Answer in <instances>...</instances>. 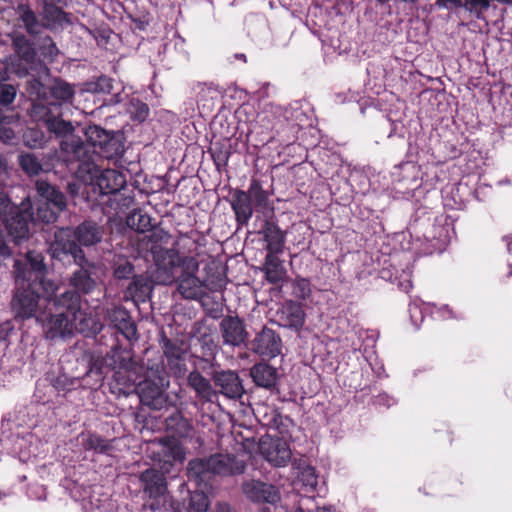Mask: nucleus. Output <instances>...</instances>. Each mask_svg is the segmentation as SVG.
Returning a JSON list of instances; mask_svg holds the SVG:
<instances>
[{
  "instance_id": "nucleus-1",
  "label": "nucleus",
  "mask_w": 512,
  "mask_h": 512,
  "mask_svg": "<svg viewBox=\"0 0 512 512\" xmlns=\"http://www.w3.org/2000/svg\"><path fill=\"white\" fill-rule=\"evenodd\" d=\"M47 253L54 263L65 267L72 264L77 266L69 276L68 283L75 292H78V295H87L95 290L96 266L86 257L83 248L71 239L67 230L60 232L56 235V239L49 243Z\"/></svg>"
},
{
  "instance_id": "nucleus-2",
  "label": "nucleus",
  "mask_w": 512,
  "mask_h": 512,
  "mask_svg": "<svg viewBox=\"0 0 512 512\" xmlns=\"http://www.w3.org/2000/svg\"><path fill=\"white\" fill-rule=\"evenodd\" d=\"M246 464L235 455L214 454L208 458H196L189 461L187 477L197 487H212L215 476H233L244 473Z\"/></svg>"
},
{
  "instance_id": "nucleus-3",
  "label": "nucleus",
  "mask_w": 512,
  "mask_h": 512,
  "mask_svg": "<svg viewBox=\"0 0 512 512\" xmlns=\"http://www.w3.org/2000/svg\"><path fill=\"white\" fill-rule=\"evenodd\" d=\"M15 290L11 299V310L16 320H28L39 316V302L50 296L56 289L55 281L24 282L15 280Z\"/></svg>"
},
{
  "instance_id": "nucleus-4",
  "label": "nucleus",
  "mask_w": 512,
  "mask_h": 512,
  "mask_svg": "<svg viewBox=\"0 0 512 512\" xmlns=\"http://www.w3.org/2000/svg\"><path fill=\"white\" fill-rule=\"evenodd\" d=\"M91 174V182L93 190H98L102 196H110L107 203L114 210H123L129 208L134 202L131 195H126L125 190L126 177L115 169L100 170L97 166H93Z\"/></svg>"
},
{
  "instance_id": "nucleus-5",
  "label": "nucleus",
  "mask_w": 512,
  "mask_h": 512,
  "mask_svg": "<svg viewBox=\"0 0 512 512\" xmlns=\"http://www.w3.org/2000/svg\"><path fill=\"white\" fill-rule=\"evenodd\" d=\"M81 385L80 379L68 376L62 369H50L42 381L36 384L35 401L43 405L55 402L54 396L64 397Z\"/></svg>"
},
{
  "instance_id": "nucleus-6",
  "label": "nucleus",
  "mask_w": 512,
  "mask_h": 512,
  "mask_svg": "<svg viewBox=\"0 0 512 512\" xmlns=\"http://www.w3.org/2000/svg\"><path fill=\"white\" fill-rule=\"evenodd\" d=\"M155 261V269L151 274V280L158 285H171L175 283L182 271L184 256H180L175 249H167L160 246L152 247Z\"/></svg>"
},
{
  "instance_id": "nucleus-7",
  "label": "nucleus",
  "mask_w": 512,
  "mask_h": 512,
  "mask_svg": "<svg viewBox=\"0 0 512 512\" xmlns=\"http://www.w3.org/2000/svg\"><path fill=\"white\" fill-rule=\"evenodd\" d=\"M11 42L16 54V59L12 62V71L18 77L28 75L36 69L46 71V63L38 57L34 43L26 35L14 32L11 35Z\"/></svg>"
},
{
  "instance_id": "nucleus-8",
  "label": "nucleus",
  "mask_w": 512,
  "mask_h": 512,
  "mask_svg": "<svg viewBox=\"0 0 512 512\" xmlns=\"http://www.w3.org/2000/svg\"><path fill=\"white\" fill-rule=\"evenodd\" d=\"M206 363L209 365V369L204 373L211 378L214 388H218L217 393L231 399L242 397L245 390L237 372L221 369L217 362L206 361Z\"/></svg>"
},
{
  "instance_id": "nucleus-9",
  "label": "nucleus",
  "mask_w": 512,
  "mask_h": 512,
  "mask_svg": "<svg viewBox=\"0 0 512 512\" xmlns=\"http://www.w3.org/2000/svg\"><path fill=\"white\" fill-rule=\"evenodd\" d=\"M76 317L65 312H41L37 316V323L42 326L43 334L48 340L67 339L74 333Z\"/></svg>"
},
{
  "instance_id": "nucleus-10",
  "label": "nucleus",
  "mask_w": 512,
  "mask_h": 512,
  "mask_svg": "<svg viewBox=\"0 0 512 512\" xmlns=\"http://www.w3.org/2000/svg\"><path fill=\"white\" fill-rule=\"evenodd\" d=\"M48 273V267L45 263V256L36 250H29L25 255V260H15L13 264V274L15 280L24 282L32 281H52L45 278Z\"/></svg>"
},
{
  "instance_id": "nucleus-11",
  "label": "nucleus",
  "mask_w": 512,
  "mask_h": 512,
  "mask_svg": "<svg viewBox=\"0 0 512 512\" xmlns=\"http://www.w3.org/2000/svg\"><path fill=\"white\" fill-rule=\"evenodd\" d=\"M199 270L198 261L191 256H184L182 271L176 279L177 290L185 298L197 300L203 295V284L196 276Z\"/></svg>"
},
{
  "instance_id": "nucleus-12",
  "label": "nucleus",
  "mask_w": 512,
  "mask_h": 512,
  "mask_svg": "<svg viewBox=\"0 0 512 512\" xmlns=\"http://www.w3.org/2000/svg\"><path fill=\"white\" fill-rule=\"evenodd\" d=\"M84 86L86 92L109 95L110 97L105 102L106 105H118L128 98L123 82L104 74L93 77L91 80L87 81Z\"/></svg>"
},
{
  "instance_id": "nucleus-13",
  "label": "nucleus",
  "mask_w": 512,
  "mask_h": 512,
  "mask_svg": "<svg viewBox=\"0 0 512 512\" xmlns=\"http://www.w3.org/2000/svg\"><path fill=\"white\" fill-rule=\"evenodd\" d=\"M259 452L264 459L275 467H284L291 461V448L285 439L277 435H265L259 441Z\"/></svg>"
},
{
  "instance_id": "nucleus-14",
  "label": "nucleus",
  "mask_w": 512,
  "mask_h": 512,
  "mask_svg": "<svg viewBox=\"0 0 512 512\" xmlns=\"http://www.w3.org/2000/svg\"><path fill=\"white\" fill-rule=\"evenodd\" d=\"M68 231L69 236L80 247H92L99 244L105 233L104 226L98 222L88 219L78 224L74 229L69 227L59 228L54 233V239L62 231Z\"/></svg>"
},
{
  "instance_id": "nucleus-15",
  "label": "nucleus",
  "mask_w": 512,
  "mask_h": 512,
  "mask_svg": "<svg viewBox=\"0 0 512 512\" xmlns=\"http://www.w3.org/2000/svg\"><path fill=\"white\" fill-rule=\"evenodd\" d=\"M140 402L144 406H148L154 410H161L168 405V396L164 391L163 379L158 378L157 381L151 379H145L139 382L135 388Z\"/></svg>"
},
{
  "instance_id": "nucleus-16",
  "label": "nucleus",
  "mask_w": 512,
  "mask_h": 512,
  "mask_svg": "<svg viewBox=\"0 0 512 512\" xmlns=\"http://www.w3.org/2000/svg\"><path fill=\"white\" fill-rule=\"evenodd\" d=\"M251 350L263 358H275L281 354L282 339L276 331L264 326L252 340Z\"/></svg>"
},
{
  "instance_id": "nucleus-17",
  "label": "nucleus",
  "mask_w": 512,
  "mask_h": 512,
  "mask_svg": "<svg viewBox=\"0 0 512 512\" xmlns=\"http://www.w3.org/2000/svg\"><path fill=\"white\" fill-rule=\"evenodd\" d=\"M219 330L224 345L233 347L245 344L249 338L244 320L238 315H226L219 323Z\"/></svg>"
},
{
  "instance_id": "nucleus-18",
  "label": "nucleus",
  "mask_w": 512,
  "mask_h": 512,
  "mask_svg": "<svg viewBox=\"0 0 512 512\" xmlns=\"http://www.w3.org/2000/svg\"><path fill=\"white\" fill-rule=\"evenodd\" d=\"M50 76L51 73L48 66H46V71L36 69L32 73L22 76L26 78L24 85L25 94L32 103L48 101Z\"/></svg>"
},
{
  "instance_id": "nucleus-19",
  "label": "nucleus",
  "mask_w": 512,
  "mask_h": 512,
  "mask_svg": "<svg viewBox=\"0 0 512 512\" xmlns=\"http://www.w3.org/2000/svg\"><path fill=\"white\" fill-rule=\"evenodd\" d=\"M4 222H6L9 236L15 244L19 245L30 237V224L34 222L33 213L18 207Z\"/></svg>"
},
{
  "instance_id": "nucleus-20",
  "label": "nucleus",
  "mask_w": 512,
  "mask_h": 512,
  "mask_svg": "<svg viewBox=\"0 0 512 512\" xmlns=\"http://www.w3.org/2000/svg\"><path fill=\"white\" fill-rule=\"evenodd\" d=\"M108 366H111L115 371L114 377L119 382L122 377V373H133L137 370V363L133 359L132 350L129 348H123L118 344L111 347V350L107 353Z\"/></svg>"
},
{
  "instance_id": "nucleus-21",
  "label": "nucleus",
  "mask_w": 512,
  "mask_h": 512,
  "mask_svg": "<svg viewBox=\"0 0 512 512\" xmlns=\"http://www.w3.org/2000/svg\"><path fill=\"white\" fill-rule=\"evenodd\" d=\"M161 347L170 371L176 377H182L187 372L186 350L177 342L166 336L161 340Z\"/></svg>"
},
{
  "instance_id": "nucleus-22",
  "label": "nucleus",
  "mask_w": 512,
  "mask_h": 512,
  "mask_svg": "<svg viewBox=\"0 0 512 512\" xmlns=\"http://www.w3.org/2000/svg\"><path fill=\"white\" fill-rule=\"evenodd\" d=\"M59 285L56 283V289L50 296H46V302L52 305L57 312H65L71 317H76L81 310V296L74 290H65L57 293Z\"/></svg>"
},
{
  "instance_id": "nucleus-23",
  "label": "nucleus",
  "mask_w": 512,
  "mask_h": 512,
  "mask_svg": "<svg viewBox=\"0 0 512 512\" xmlns=\"http://www.w3.org/2000/svg\"><path fill=\"white\" fill-rule=\"evenodd\" d=\"M61 151L68 155V161H78L80 163L79 168L82 166L87 168L88 173H91L93 166V155L86 143H84L79 137H72L70 140H62L60 143Z\"/></svg>"
},
{
  "instance_id": "nucleus-24",
  "label": "nucleus",
  "mask_w": 512,
  "mask_h": 512,
  "mask_svg": "<svg viewBox=\"0 0 512 512\" xmlns=\"http://www.w3.org/2000/svg\"><path fill=\"white\" fill-rule=\"evenodd\" d=\"M266 242V254H282L285 250L286 233L273 219H266L259 231Z\"/></svg>"
},
{
  "instance_id": "nucleus-25",
  "label": "nucleus",
  "mask_w": 512,
  "mask_h": 512,
  "mask_svg": "<svg viewBox=\"0 0 512 512\" xmlns=\"http://www.w3.org/2000/svg\"><path fill=\"white\" fill-rule=\"evenodd\" d=\"M110 324L129 342L138 340L137 325L124 307H114L107 313Z\"/></svg>"
},
{
  "instance_id": "nucleus-26",
  "label": "nucleus",
  "mask_w": 512,
  "mask_h": 512,
  "mask_svg": "<svg viewBox=\"0 0 512 512\" xmlns=\"http://www.w3.org/2000/svg\"><path fill=\"white\" fill-rule=\"evenodd\" d=\"M231 199L229 203L235 214L238 226H246L253 216V203L251 195L241 189H230Z\"/></svg>"
},
{
  "instance_id": "nucleus-27",
  "label": "nucleus",
  "mask_w": 512,
  "mask_h": 512,
  "mask_svg": "<svg viewBox=\"0 0 512 512\" xmlns=\"http://www.w3.org/2000/svg\"><path fill=\"white\" fill-rule=\"evenodd\" d=\"M277 316L280 326L298 331L305 323L306 314L299 302L286 300L278 310Z\"/></svg>"
},
{
  "instance_id": "nucleus-28",
  "label": "nucleus",
  "mask_w": 512,
  "mask_h": 512,
  "mask_svg": "<svg viewBox=\"0 0 512 512\" xmlns=\"http://www.w3.org/2000/svg\"><path fill=\"white\" fill-rule=\"evenodd\" d=\"M202 372L200 365L196 364L195 369L187 376V385L194 391L196 398L204 402H211L217 396V390H215L211 378H206Z\"/></svg>"
},
{
  "instance_id": "nucleus-29",
  "label": "nucleus",
  "mask_w": 512,
  "mask_h": 512,
  "mask_svg": "<svg viewBox=\"0 0 512 512\" xmlns=\"http://www.w3.org/2000/svg\"><path fill=\"white\" fill-rule=\"evenodd\" d=\"M165 409L164 423L167 433L171 437L178 439L188 437L193 428L190 420L184 417L182 412L176 407L169 408L167 406Z\"/></svg>"
},
{
  "instance_id": "nucleus-30",
  "label": "nucleus",
  "mask_w": 512,
  "mask_h": 512,
  "mask_svg": "<svg viewBox=\"0 0 512 512\" xmlns=\"http://www.w3.org/2000/svg\"><path fill=\"white\" fill-rule=\"evenodd\" d=\"M64 6L39 8L44 29L62 31L72 24V14L63 10Z\"/></svg>"
},
{
  "instance_id": "nucleus-31",
  "label": "nucleus",
  "mask_w": 512,
  "mask_h": 512,
  "mask_svg": "<svg viewBox=\"0 0 512 512\" xmlns=\"http://www.w3.org/2000/svg\"><path fill=\"white\" fill-rule=\"evenodd\" d=\"M141 487L147 496H159L167 492V480L165 474L155 468H149L140 474Z\"/></svg>"
},
{
  "instance_id": "nucleus-32",
  "label": "nucleus",
  "mask_w": 512,
  "mask_h": 512,
  "mask_svg": "<svg viewBox=\"0 0 512 512\" xmlns=\"http://www.w3.org/2000/svg\"><path fill=\"white\" fill-rule=\"evenodd\" d=\"M250 376L258 387H262L267 390H273L276 388L280 377L277 368L266 362L254 364L250 368Z\"/></svg>"
},
{
  "instance_id": "nucleus-33",
  "label": "nucleus",
  "mask_w": 512,
  "mask_h": 512,
  "mask_svg": "<svg viewBox=\"0 0 512 512\" xmlns=\"http://www.w3.org/2000/svg\"><path fill=\"white\" fill-rule=\"evenodd\" d=\"M35 190L41 198L38 203H48L56 206L58 210H66V197L56 186L46 180L39 179L35 182Z\"/></svg>"
},
{
  "instance_id": "nucleus-34",
  "label": "nucleus",
  "mask_w": 512,
  "mask_h": 512,
  "mask_svg": "<svg viewBox=\"0 0 512 512\" xmlns=\"http://www.w3.org/2000/svg\"><path fill=\"white\" fill-rule=\"evenodd\" d=\"M244 491L248 498L256 502L274 504L280 499L279 492L275 486L261 481H252L246 484Z\"/></svg>"
},
{
  "instance_id": "nucleus-35",
  "label": "nucleus",
  "mask_w": 512,
  "mask_h": 512,
  "mask_svg": "<svg viewBox=\"0 0 512 512\" xmlns=\"http://www.w3.org/2000/svg\"><path fill=\"white\" fill-rule=\"evenodd\" d=\"M18 21L28 35L36 37L44 30L42 19L28 4L17 6Z\"/></svg>"
},
{
  "instance_id": "nucleus-36",
  "label": "nucleus",
  "mask_w": 512,
  "mask_h": 512,
  "mask_svg": "<svg viewBox=\"0 0 512 512\" xmlns=\"http://www.w3.org/2000/svg\"><path fill=\"white\" fill-rule=\"evenodd\" d=\"M152 282L144 275L134 276L124 292L125 298L137 302H146L150 299L153 291Z\"/></svg>"
},
{
  "instance_id": "nucleus-37",
  "label": "nucleus",
  "mask_w": 512,
  "mask_h": 512,
  "mask_svg": "<svg viewBox=\"0 0 512 512\" xmlns=\"http://www.w3.org/2000/svg\"><path fill=\"white\" fill-rule=\"evenodd\" d=\"M105 363L108 365L106 357H92L89 365V369L82 377L83 386L92 390H97L103 384L105 378Z\"/></svg>"
},
{
  "instance_id": "nucleus-38",
  "label": "nucleus",
  "mask_w": 512,
  "mask_h": 512,
  "mask_svg": "<svg viewBox=\"0 0 512 512\" xmlns=\"http://www.w3.org/2000/svg\"><path fill=\"white\" fill-rule=\"evenodd\" d=\"M280 254H266L261 271L264 272L268 283L277 285L281 283L286 276V269L283 260L279 258Z\"/></svg>"
},
{
  "instance_id": "nucleus-39",
  "label": "nucleus",
  "mask_w": 512,
  "mask_h": 512,
  "mask_svg": "<svg viewBox=\"0 0 512 512\" xmlns=\"http://www.w3.org/2000/svg\"><path fill=\"white\" fill-rule=\"evenodd\" d=\"M125 152V135L121 131H111L106 142L96 153L108 160H117L123 156Z\"/></svg>"
},
{
  "instance_id": "nucleus-40",
  "label": "nucleus",
  "mask_w": 512,
  "mask_h": 512,
  "mask_svg": "<svg viewBox=\"0 0 512 512\" xmlns=\"http://www.w3.org/2000/svg\"><path fill=\"white\" fill-rule=\"evenodd\" d=\"M30 115L35 121L42 123L46 127L49 125V121L62 116V107L59 103L50 101L32 103Z\"/></svg>"
},
{
  "instance_id": "nucleus-41",
  "label": "nucleus",
  "mask_w": 512,
  "mask_h": 512,
  "mask_svg": "<svg viewBox=\"0 0 512 512\" xmlns=\"http://www.w3.org/2000/svg\"><path fill=\"white\" fill-rule=\"evenodd\" d=\"M74 96V89L71 84L59 77L50 76L48 101L59 103L67 102Z\"/></svg>"
},
{
  "instance_id": "nucleus-42",
  "label": "nucleus",
  "mask_w": 512,
  "mask_h": 512,
  "mask_svg": "<svg viewBox=\"0 0 512 512\" xmlns=\"http://www.w3.org/2000/svg\"><path fill=\"white\" fill-rule=\"evenodd\" d=\"M200 347H201V356H198L197 359L199 361L200 368L203 372L209 369L208 362H216L215 356L218 353L219 346L215 343L209 335H203L199 339Z\"/></svg>"
},
{
  "instance_id": "nucleus-43",
  "label": "nucleus",
  "mask_w": 512,
  "mask_h": 512,
  "mask_svg": "<svg viewBox=\"0 0 512 512\" xmlns=\"http://www.w3.org/2000/svg\"><path fill=\"white\" fill-rule=\"evenodd\" d=\"M152 220L148 214L143 213L140 209H135L127 216L126 223L136 232L144 233L155 226Z\"/></svg>"
},
{
  "instance_id": "nucleus-44",
  "label": "nucleus",
  "mask_w": 512,
  "mask_h": 512,
  "mask_svg": "<svg viewBox=\"0 0 512 512\" xmlns=\"http://www.w3.org/2000/svg\"><path fill=\"white\" fill-rule=\"evenodd\" d=\"M50 134L62 140H70L74 137V126L71 121L62 119L61 116L56 117L53 121H49V125L45 127Z\"/></svg>"
},
{
  "instance_id": "nucleus-45",
  "label": "nucleus",
  "mask_w": 512,
  "mask_h": 512,
  "mask_svg": "<svg viewBox=\"0 0 512 512\" xmlns=\"http://www.w3.org/2000/svg\"><path fill=\"white\" fill-rule=\"evenodd\" d=\"M84 134L87 143L89 146L94 148V152L96 153V151L106 142L111 131L105 130L99 125H89L85 128Z\"/></svg>"
},
{
  "instance_id": "nucleus-46",
  "label": "nucleus",
  "mask_w": 512,
  "mask_h": 512,
  "mask_svg": "<svg viewBox=\"0 0 512 512\" xmlns=\"http://www.w3.org/2000/svg\"><path fill=\"white\" fill-rule=\"evenodd\" d=\"M64 210H58L54 205L48 203H38L35 212L33 213L34 222H42L44 224L55 223L59 217V214Z\"/></svg>"
},
{
  "instance_id": "nucleus-47",
  "label": "nucleus",
  "mask_w": 512,
  "mask_h": 512,
  "mask_svg": "<svg viewBox=\"0 0 512 512\" xmlns=\"http://www.w3.org/2000/svg\"><path fill=\"white\" fill-rule=\"evenodd\" d=\"M18 162L22 170L30 175H38L43 171L42 163L37 155L33 153H21Z\"/></svg>"
},
{
  "instance_id": "nucleus-48",
  "label": "nucleus",
  "mask_w": 512,
  "mask_h": 512,
  "mask_svg": "<svg viewBox=\"0 0 512 512\" xmlns=\"http://www.w3.org/2000/svg\"><path fill=\"white\" fill-rule=\"evenodd\" d=\"M82 444L85 450H93L100 454H106L109 450L112 449L109 441L96 433H89L87 437L83 439Z\"/></svg>"
},
{
  "instance_id": "nucleus-49",
  "label": "nucleus",
  "mask_w": 512,
  "mask_h": 512,
  "mask_svg": "<svg viewBox=\"0 0 512 512\" xmlns=\"http://www.w3.org/2000/svg\"><path fill=\"white\" fill-rule=\"evenodd\" d=\"M209 153L214 161L215 166L218 170L228 165L229 157L231 152L229 147L220 141L213 142L209 148Z\"/></svg>"
},
{
  "instance_id": "nucleus-50",
  "label": "nucleus",
  "mask_w": 512,
  "mask_h": 512,
  "mask_svg": "<svg viewBox=\"0 0 512 512\" xmlns=\"http://www.w3.org/2000/svg\"><path fill=\"white\" fill-rule=\"evenodd\" d=\"M39 51L44 63H53L56 61L60 50L51 36L46 35L40 40Z\"/></svg>"
},
{
  "instance_id": "nucleus-51",
  "label": "nucleus",
  "mask_w": 512,
  "mask_h": 512,
  "mask_svg": "<svg viewBox=\"0 0 512 512\" xmlns=\"http://www.w3.org/2000/svg\"><path fill=\"white\" fill-rule=\"evenodd\" d=\"M247 192L251 195L252 203H254L256 208L265 209L268 206V193L262 187L259 180L253 179Z\"/></svg>"
},
{
  "instance_id": "nucleus-52",
  "label": "nucleus",
  "mask_w": 512,
  "mask_h": 512,
  "mask_svg": "<svg viewBox=\"0 0 512 512\" xmlns=\"http://www.w3.org/2000/svg\"><path fill=\"white\" fill-rule=\"evenodd\" d=\"M127 113L134 121L143 122L149 116V107L138 98H131L127 103Z\"/></svg>"
},
{
  "instance_id": "nucleus-53",
  "label": "nucleus",
  "mask_w": 512,
  "mask_h": 512,
  "mask_svg": "<svg viewBox=\"0 0 512 512\" xmlns=\"http://www.w3.org/2000/svg\"><path fill=\"white\" fill-rule=\"evenodd\" d=\"M113 276L117 280H128L133 279L135 274V268L131 261L128 259H118L113 264Z\"/></svg>"
},
{
  "instance_id": "nucleus-54",
  "label": "nucleus",
  "mask_w": 512,
  "mask_h": 512,
  "mask_svg": "<svg viewBox=\"0 0 512 512\" xmlns=\"http://www.w3.org/2000/svg\"><path fill=\"white\" fill-rule=\"evenodd\" d=\"M189 509L192 512H206L209 508L210 502L206 493L201 490H195L189 493Z\"/></svg>"
},
{
  "instance_id": "nucleus-55",
  "label": "nucleus",
  "mask_w": 512,
  "mask_h": 512,
  "mask_svg": "<svg viewBox=\"0 0 512 512\" xmlns=\"http://www.w3.org/2000/svg\"><path fill=\"white\" fill-rule=\"evenodd\" d=\"M294 426L293 420L289 416L282 415L280 412L277 415L275 424L270 429L275 430L280 436L279 439H288L291 437V428Z\"/></svg>"
},
{
  "instance_id": "nucleus-56",
  "label": "nucleus",
  "mask_w": 512,
  "mask_h": 512,
  "mask_svg": "<svg viewBox=\"0 0 512 512\" xmlns=\"http://www.w3.org/2000/svg\"><path fill=\"white\" fill-rule=\"evenodd\" d=\"M23 142L25 146L32 149L41 148L46 143V138L40 129L28 128L23 134Z\"/></svg>"
},
{
  "instance_id": "nucleus-57",
  "label": "nucleus",
  "mask_w": 512,
  "mask_h": 512,
  "mask_svg": "<svg viewBox=\"0 0 512 512\" xmlns=\"http://www.w3.org/2000/svg\"><path fill=\"white\" fill-rule=\"evenodd\" d=\"M278 413V409L263 405L257 408L255 416L262 426H266L270 429L272 425L275 424Z\"/></svg>"
},
{
  "instance_id": "nucleus-58",
  "label": "nucleus",
  "mask_w": 512,
  "mask_h": 512,
  "mask_svg": "<svg viewBox=\"0 0 512 512\" xmlns=\"http://www.w3.org/2000/svg\"><path fill=\"white\" fill-rule=\"evenodd\" d=\"M149 499L144 503V512H164L168 504V492H163L159 496H148Z\"/></svg>"
},
{
  "instance_id": "nucleus-59",
  "label": "nucleus",
  "mask_w": 512,
  "mask_h": 512,
  "mask_svg": "<svg viewBox=\"0 0 512 512\" xmlns=\"http://www.w3.org/2000/svg\"><path fill=\"white\" fill-rule=\"evenodd\" d=\"M17 88L4 79H0V105L9 109L15 101Z\"/></svg>"
},
{
  "instance_id": "nucleus-60",
  "label": "nucleus",
  "mask_w": 512,
  "mask_h": 512,
  "mask_svg": "<svg viewBox=\"0 0 512 512\" xmlns=\"http://www.w3.org/2000/svg\"><path fill=\"white\" fill-rule=\"evenodd\" d=\"M310 282L305 278L295 279L292 284V294L295 298L305 300L310 296Z\"/></svg>"
},
{
  "instance_id": "nucleus-61",
  "label": "nucleus",
  "mask_w": 512,
  "mask_h": 512,
  "mask_svg": "<svg viewBox=\"0 0 512 512\" xmlns=\"http://www.w3.org/2000/svg\"><path fill=\"white\" fill-rule=\"evenodd\" d=\"M463 7L470 13H473L476 16V18L481 19L482 12L489 9L490 1L489 0H465V2L463 3Z\"/></svg>"
},
{
  "instance_id": "nucleus-62",
  "label": "nucleus",
  "mask_w": 512,
  "mask_h": 512,
  "mask_svg": "<svg viewBox=\"0 0 512 512\" xmlns=\"http://www.w3.org/2000/svg\"><path fill=\"white\" fill-rule=\"evenodd\" d=\"M297 478L302 484L311 489H315L318 484V476L316 475L315 468L309 465L306 469L298 473Z\"/></svg>"
},
{
  "instance_id": "nucleus-63",
  "label": "nucleus",
  "mask_w": 512,
  "mask_h": 512,
  "mask_svg": "<svg viewBox=\"0 0 512 512\" xmlns=\"http://www.w3.org/2000/svg\"><path fill=\"white\" fill-rule=\"evenodd\" d=\"M17 208V206L13 205L8 195L4 191H0V220H7V217Z\"/></svg>"
},
{
  "instance_id": "nucleus-64",
  "label": "nucleus",
  "mask_w": 512,
  "mask_h": 512,
  "mask_svg": "<svg viewBox=\"0 0 512 512\" xmlns=\"http://www.w3.org/2000/svg\"><path fill=\"white\" fill-rule=\"evenodd\" d=\"M424 221H427L429 224L431 222V215L424 211V210H418L414 216V218L411 220L410 226L414 230H417L422 226Z\"/></svg>"
}]
</instances>
